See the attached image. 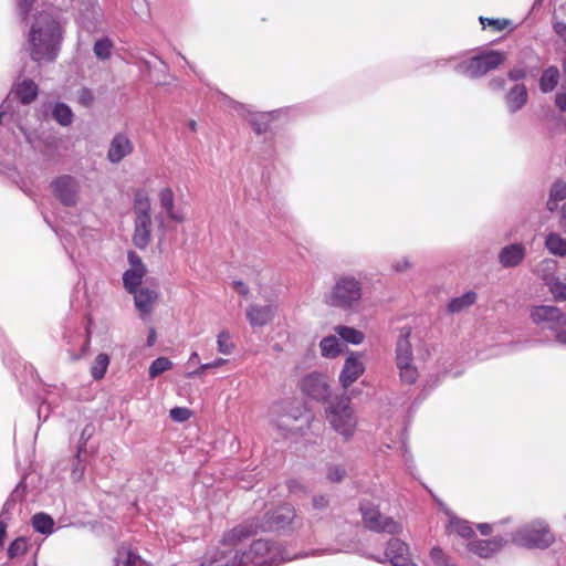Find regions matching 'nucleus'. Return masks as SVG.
Returning <instances> with one entry per match:
<instances>
[{
    "label": "nucleus",
    "mask_w": 566,
    "mask_h": 566,
    "mask_svg": "<svg viewBox=\"0 0 566 566\" xmlns=\"http://www.w3.org/2000/svg\"><path fill=\"white\" fill-rule=\"evenodd\" d=\"M29 50L35 62H52L57 56L62 29L52 14L40 13L29 33Z\"/></svg>",
    "instance_id": "obj_1"
},
{
    "label": "nucleus",
    "mask_w": 566,
    "mask_h": 566,
    "mask_svg": "<svg viewBox=\"0 0 566 566\" xmlns=\"http://www.w3.org/2000/svg\"><path fill=\"white\" fill-rule=\"evenodd\" d=\"M295 517V510L291 505H282L264 515L262 523L247 521L228 532L226 541L235 543L258 534L259 531H279L289 526Z\"/></svg>",
    "instance_id": "obj_2"
},
{
    "label": "nucleus",
    "mask_w": 566,
    "mask_h": 566,
    "mask_svg": "<svg viewBox=\"0 0 566 566\" xmlns=\"http://www.w3.org/2000/svg\"><path fill=\"white\" fill-rule=\"evenodd\" d=\"M326 420L336 433L345 440L350 439L357 427V418L349 398L333 401L326 408Z\"/></svg>",
    "instance_id": "obj_3"
},
{
    "label": "nucleus",
    "mask_w": 566,
    "mask_h": 566,
    "mask_svg": "<svg viewBox=\"0 0 566 566\" xmlns=\"http://www.w3.org/2000/svg\"><path fill=\"white\" fill-rule=\"evenodd\" d=\"M363 297V284L353 275H342L336 279L329 296L328 304L342 310H350Z\"/></svg>",
    "instance_id": "obj_4"
},
{
    "label": "nucleus",
    "mask_w": 566,
    "mask_h": 566,
    "mask_svg": "<svg viewBox=\"0 0 566 566\" xmlns=\"http://www.w3.org/2000/svg\"><path fill=\"white\" fill-rule=\"evenodd\" d=\"M512 542L527 548H546L554 542V536L547 524L538 520L514 532Z\"/></svg>",
    "instance_id": "obj_5"
},
{
    "label": "nucleus",
    "mask_w": 566,
    "mask_h": 566,
    "mask_svg": "<svg viewBox=\"0 0 566 566\" xmlns=\"http://www.w3.org/2000/svg\"><path fill=\"white\" fill-rule=\"evenodd\" d=\"M135 230L133 242L138 249H146L151 241L150 201L147 196L138 193L135 198Z\"/></svg>",
    "instance_id": "obj_6"
},
{
    "label": "nucleus",
    "mask_w": 566,
    "mask_h": 566,
    "mask_svg": "<svg viewBox=\"0 0 566 566\" xmlns=\"http://www.w3.org/2000/svg\"><path fill=\"white\" fill-rule=\"evenodd\" d=\"M243 554L248 566L274 565L291 559L280 546L264 539L254 541Z\"/></svg>",
    "instance_id": "obj_7"
},
{
    "label": "nucleus",
    "mask_w": 566,
    "mask_h": 566,
    "mask_svg": "<svg viewBox=\"0 0 566 566\" xmlns=\"http://www.w3.org/2000/svg\"><path fill=\"white\" fill-rule=\"evenodd\" d=\"M506 59L505 53L488 51L455 65V71L469 77H479L499 67Z\"/></svg>",
    "instance_id": "obj_8"
},
{
    "label": "nucleus",
    "mask_w": 566,
    "mask_h": 566,
    "mask_svg": "<svg viewBox=\"0 0 566 566\" xmlns=\"http://www.w3.org/2000/svg\"><path fill=\"white\" fill-rule=\"evenodd\" d=\"M360 513L364 525L370 531L378 533L384 532L391 535L402 532L400 523L389 516L382 515L378 507L370 502H363L360 504Z\"/></svg>",
    "instance_id": "obj_9"
},
{
    "label": "nucleus",
    "mask_w": 566,
    "mask_h": 566,
    "mask_svg": "<svg viewBox=\"0 0 566 566\" xmlns=\"http://www.w3.org/2000/svg\"><path fill=\"white\" fill-rule=\"evenodd\" d=\"M227 535L228 533L223 536L221 547L202 566H248L243 551L238 547L243 541L228 543L226 541Z\"/></svg>",
    "instance_id": "obj_10"
},
{
    "label": "nucleus",
    "mask_w": 566,
    "mask_h": 566,
    "mask_svg": "<svg viewBox=\"0 0 566 566\" xmlns=\"http://www.w3.org/2000/svg\"><path fill=\"white\" fill-rule=\"evenodd\" d=\"M51 187L54 196L64 206L73 207L78 202L81 186L75 177L60 176L52 181Z\"/></svg>",
    "instance_id": "obj_11"
},
{
    "label": "nucleus",
    "mask_w": 566,
    "mask_h": 566,
    "mask_svg": "<svg viewBox=\"0 0 566 566\" xmlns=\"http://www.w3.org/2000/svg\"><path fill=\"white\" fill-rule=\"evenodd\" d=\"M135 146L130 137L123 132L116 133L109 142L106 158L111 164L118 165L134 153Z\"/></svg>",
    "instance_id": "obj_12"
},
{
    "label": "nucleus",
    "mask_w": 566,
    "mask_h": 566,
    "mask_svg": "<svg viewBox=\"0 0 566 566\" xmlns=\"http://www.w3.org/2000/svg\"><path fill=\"white\" fill-rule=\"evenodd\" d=\"M531 317L534 323L545 324L552 331L562 327L566 323L564 314L556 306H536L533 308Z\"/></svg>",
    "instance_id": "obj_13"
},
{
    "label": "nucleus",
    "mask_w": 566,
    "mask_h": 566,
    "mask_svg": "<svg viewBox=\"0 0 566 566\" xmlns=\"http://www.w3.org/2000/svg\"><path fill=\"white\" fill-rule=\"evenodd\" d=\"M361 357L363 355L360 353H350L345 359L339 375V382L344 388H348L364 374L365 365Z\"/></svg>",
    "instance_id": "obj_14"
},
{
    "label": "nucleus",
    "mask_w": 566,
    "mask_h": 566,
    "mask_svg": "<svg viewBox=\"0 0 566 566\" xmlns=\"http://www.w3.org/2000/svg\"><path fill=\"white\" fill-rule=\"evenodd\" d=\"M385 556L392 566H417L408 558V545L399 538H391L388 542Z\"/></svg>",
    "instance_id": "obj_15"
},
{
    "label": "nucleus",
    "mask_w": 566,
    "mask_h": 566,
    "mask_svg": "<svg viewBox=\"0 0 566 566\" xmlns=\"http://www.w3.org/2000/svg\"><path fill=\"white\" fill-rule=\"evenodd\" d=\"M302 390L316 400L325 399L329 395L326 381L317 374L308 375L302 380Z\"/></svg>",
    "instance_id": "obj_16"
},
{
    "label": "nucleus",
    "mask_w": 566,
    "mask_h": 566,
    "mask_svg": "<svg viewBox=\"0 0 566 566\" xmlns=\"http://www.w3.org/2000/svg\"><path fill=\"white\" fill-rule=\"evenodd\" d=\"M276 313V306L273 304L258 305L252 304L247 310V318L251 326H264L270 323Z\"/></svg>",
    "instance_id": "obj_17"
},
{
    "label": "nucleus",
    "mask_w": 566,
    "mask_h": 566,
    "mask_svg": "<svg viewBox=\"0 0 566 566\" xmlns=\"http://www.w3.org/2000/svg\"><path fill=\"white\" fill-rule=\"evenodd\" d=\"M505 545V541L501 537L492 539H478L468 544V549L481 558H489L500 552Z\"/></svg>",
    "instance_id": "obj_18"
},
{
    "label": "nucleus",
    "mask_w": 566,
    "mask_h": 566,
    "mask_svg": "<svg viewBox=\"0 0 566 566\" xmlns=\"http://www.w3.org/2000/svg\"><path fill=\"white\" fill-rule=\"evenodd\" d=\"M411 331L409 327L400 329V335L396 345V365L412 363V347L409 342Z\"/></svg>",
    "instance_id": "obj_19"
},
{
    "label": "nucleus",
    "mask_w": 566,
    "mask_h": 566,
    "mask_svg": "<svg viewBox=\"0 0 566 566\" xmlns=\"http://www.w3.org/2000/svg\"><path fill=\"white\" fill-rule=\"evenodd\" d=\"M528 94L524 84H515L505 95V105L510 113L514 114L527 103Z\"/></svg>",
    "instance_id": "obj_20"
},
{
    "label": "nucleus",
    "mask_w": 566,
    "mask_h": 566,
    "mask_svg": "<svg viewBox=\"0 0 566 566\" xmlns=\"http://www.w3.org/2000/svg\"><path fill=\"white\" fill-rule=\"evenodd\" d=\"M524 256L525 248L522 244L513 243L501 250L499 260L504 268H514L524 260Z\"/></svg>",
    "instance_id": "obj_21"
},
{
    "label": "nucleus",
    "mask_w": 566,
    "mask_h": 566,
    "mask_svg": "<svg viewBox=\"0 0 566 566\" xmlns=\"http://www.w3.org/2000/svg\"><path fill=\"white\" fill-rule=\"evenodd\" d=\"M135 306L142 315L150 314L153 305L156 303L158 294L155 290L148 287H140L133 292Z\"/></svg>",
    "instance_id": "obj_22"
},
{
    "label": "nucleus",
    "mask_w": 566,
    "mask_h": 566,
    "mask_svg": "<svg viewBox=\"0 0 566 566\" xmlns=\"http://www.w3.org/2000/svg\"><path fill=\"white\" fill-rule=\"evenodd\" d=\"M566 200V181L556 179L549 187L548 198L546 201V209L549 212H555L559 208V203Z\"/></svg>",
    "instance_id": "obj_23"
},
{
    "label": "nucleus",
    "mask_w": 566,
    "mask_h": 566,
    "mask_svg": "<svg viewBox=\"0 0 566 566\" xmlns=\"http://www.w3.org/2000/svg\"><path fill=\"white\" fill-rule=\"evenodd\" d=\"M281 411H285V407L276 406L273 409V422L277 429L290 432L294 430L293 423L298 419V412H286L281 415Z\"/></svg>",
    "instance_id": "obj_24"
},
{
    "label": "nucleus",
    "mask_w": 566,
    "mask_h": 566,
    "mask_svg": "<svg viewBox=\"0 0 566 566\" xmlns=\"http://www.w3.org/2000/svg\"><path fill=\"white\" fill-rule=\"evenodd\" d=\"M13 93L23 104H30L38 96V85L31 80H23L15 85Z\"/></svg>",
    "instance_id": "obj_25"
},
{
    "label": "nucleus",
    "mask_w": 566,
    "mask_h": 566,
    "mask_svg": "<svg viewBox=\"0 0 566 566\" xmlns=\"http://www.w3.org/2000/svg\"><path fill=\"white\" fill-rule=\"evenodd\" d=\"M559 81V71L556 66H548L542 72L539 77V90L543 93H551L557 86Z\"/></svg>",
    "instance_id": "obj_26"
},
{
    "label": "nucleus",
    "mask_w": 566,
    "mask_h": 566,
    "mask_svg": "<svg viewBox=\"0 0 566 566\" xmlns=\"http://www.w3.org/2000/svg\"><path fill=\"white\" fill-rule=\"evenodd\" d=\"M545 248L556 256L566 255V239L559 233L549 232L545 238Z\"/></svg>",
    "instance_id": "obj_27"
},
{
    "label": "nucleus",
    "mask_w": 566,
    "mask_h": 566,
    "mask_svg": "<svg viewBox=\"0 0 566 566\" xmlns=\"http://www.w3.org/2000/svg\"><path fill=\"white\" fill-rule=\"evenodd\" d=\"M343 344L334 336H326L319 343L321 353L326 358H335L342 353Z\"/></svg>",
    "instance_id": "obj_28"
},
{
    "label": "nucleus",
    "mask_w": 566,
    "mask_h": 566,
    "mask_svg": "<svg viewBox=\"0 0 566 566\" xmlns=\"http://www.w3.org/2000/svg\"><path fill=\"white\" fill-rule=\"evenodd\" d=\"M146 271L143 270H133L128 269L123 274V283L125 289L129 292H136V290L140 289L143 277L145 276Z\"/></svg>",
    "instance_id": "obj_29"
},
{
    "label": "nucleus",
    "mask_w": 566,
    "mask_h": 566,
    "mask_svg": "<svg viewBox=\"0 0 566 566\" xmlns=\"http://www.w3.org/2000/svg\"><path fill=\"white\" fill-rule=\"evenodd\" d=\"M476 301V294L474 292H467L463 295L455 297L448 304V311L450 313H460L461 311L470 307Z\"/></svg>",
    "instance_id": "obj_30"
},
{
    "label": "nucleus",
    "mask_w": 566,
    "mask_h": 566,
    "mask_svg": "<svg viewBox=\"0 0 566 566\" xmlns=\"http://www.w3.org/2000/svg\"><path fill=\"white\" fill-rule=\"evenodd\" d=\"M335 332L337 335L340 336V338L347 343L358 345L363 343L365 336L364 333L349 326H336Z\"/></svg>",
    "instance_id": "obj_31"
},
{
    "label": "nucleus",
    "mask_w": 566,
    "mask_h": 566,
    "mask_svg": "<svg viewBox=\"0 0 566 566\" xmlns=\"http://www.w3.org/2000/svg\"><path fill=\"white\" fill-rule=\"evenodd\" d=\"M32 525L36 532L51 534L54 526L53 518L44 513H38L32 517Z\"/></svg>",
    "instance_id": "obj_32"
},
{
    "label": "nucleus",
    "mask_w": 566,
    "mask_h": 566,
    "mask_svg": "<svg viewBox=\"0 0 566 566\" xmlns=\"http://www.w3.org/2000/svg\"><path fill=\"white\" fill-rule=\"evenodd\" d=\"M448 527L451 533H455L463 538H470L474 534L468 521L451 518Z\"/></svg>",
    "instance_id": "obj_33"
},
{
    "label": "nucleus",
    "mask_w": 566,
    "mask_h": 566,
    "mask_svg": "<svg viewBox=\"0 0 566 566\" xmlns=\"http://www.w3.org/2000/svg\"><path fill=\"white\" fill-rule=\"evenodd\" d=\"M174 367V363L167 357H158L155 359L148 370L150 379L157 378L163 373L170 370Z\"/></svg>",
    "instance_id": "obj_34"
},
{
    "label": "nucleus",
    "mask_w": 566,
    "mask_h": 566,
    "mask_svg": "<svg viewBox=\"0 0 566 566\" xmlns=\"http://www.w3.org/2000/svg\"><path fill=\"white\" fill-rule=\"evenodd\" d=\"M108 365L109 358L106 354L97 355L91 367L92 377L96 380L102 379L106 374Z\"/></svg>",
    "instance_id": "obj_35"
},
{
    "label": "nucleus",
    "mask_w": 566,
    "mask_h": 566,
    "mask_svg": "<svg viewBox=\"0 0 566 566\" xmlns=\"http://www.w3.org/2000/svg\"><path fill=\"white\" fill-rule=\"evenodd\" d=\"M53 117L57 123H60L63 126L70 125L73 120V114L71 108L63 103H59L54 106Z\"/></svg>",
    "instance_id": "obj_36"
},
{
    "label": "nucleus",
    "mask_w": 566,
    "mask_h": 566,
    "mask_svg": "<svg viewBox=\"0 0 566 566\" xmlns=\"http://www.w3.org/2000/svg\"><path fill=\"white\" fill-rule=\"evenodd\" d=\"M140 562V557L130 549L122 547L117 552L115 566H136Z\"/></svg>",
    "instance_id": "obj_37"
},
{
    "label": "nucleus",
    "mask_w": 566,
    "mask_h": 566,
    "mask_svg": "<svg viewBox=\"0 0 566 566\" xmlns=\"http://www.w3.org/2000/svg\"><path fill=\"white\" fill-rule=\"evenodd\" d=\"M397 367L399 369L400 379L403 382L413 384L417 380L419 374L412 363L397 365Z\"/></svg>",
    "instance_id": "obj_38"
},
{
    "label": "nucleus",
    "mask_w": 566,
    "mask_h": 566,
    "mask_svg": "<svg viewBox=\"0 0 566 566\" xmlns=\"http://www.w3.org/2000/svg\"><path fill=\"white\" fill-rule=\"evenodd\" d=\"M218 350L223 355H230L234 349V344L231 342L230 333L222 331L217 338Z\"/></svg>",
    "instance_id": "obj_39"
},
{
    "label": "nucleus",
    "mask_w": 566,
    "mask_h": 566,
    "mask_svg": "<svg viewBox=\"0 0 566 566\" xmlns=\"http://www.w3.org/2000/svg\"><path fill=\"white\" fill-rule=\"evenodd\" d=\"M548 289L555 300L566 301V281L562 282L558 277H555L548 283Z\"/></svg>",
    "instance_id": "obj_40"
},
{
    "label": "nucleus",
    "mask_w": 566,
    "mask_h": 566,
    "mask_svg": "<svg viewBox=\"0 0 566 566\" xmlns=\"http://www.w3.org/2000/svg\"><path fill=\"white\" fill-rule=\"evenodd\" d=\"M112 42L108 39H102L95 42L94 53L99 60H107L111 57Z\"/></svg>",
    "instance_id": "obj_41"
},
{
    "label": "nucleus",
    "mask_w": 566,
    "mask_h": 566,
    "mask_svg": "<svg viewBox=\"0 0 566 566\" xmlns=\"http://www.w3.org/2000/svg\"><path fill=\"white\" fill-rule=\"evenodd\" d=\"M27 549H28L27 539L24 537H18L10 544V546L8 548V556L10 558H17V557L25 554Z\"/></svg>",
    "instance_id": "obj_42"
},
{
    "label": "nucleus",
    "mask_w": 566,
    "mask_h": 566,
    "mask_svg": "<svg viewBox=\"0 0 566 566\" xmlns=\"http://www.w3.org/2000/svg\"><path fill=\"white\" fill-rule=\"evenodd\" d=\"M227 363V359H223V358H218L216 359L212 363H207V364H202L200 365L197 369L192 370V371H189L186 374V377L187 378H196V377H200L203 375V373L208 369H212V368H218L220 367L221 365L226 364Z\"/></svg>",
    "instance_id": "obj_43"
},
{
    "label": "nucleus",
    "mask_w": 566,
    "mask_h": 566,
    "mask_svg": "<svg viewBox=\"0 0 566 566\" xmlns=\"http://www.w3.org/2000/svg\"><path fill=\"white\" fill-rule=\"evenodd\" d=\"M430 558L434 566H454L440 547H432Z\"/></svg>",
    "instance_id": "obj_44"
},
{
    "label": "nucleus",
    "mask_w": 566,
    "mask_h": 566,
    "mask_svg": "<svg viewBox=\"0 0 566 566\" xmlns=\"http://www.w3.org/2000/svg\"><path fill=\"white\" fill-rule=\"evenodd\" d=\"M290 494L305 496L308 493L307 486L297 479H290L286 482Z\"/></svg>",
    "instance_id": "obj_45"
},
{
    "label": "nucleus",
    "mask_w": 566,
    "mask_h": 566,
    "mask_svg": "<svg viewBox=\"0 0 566 566\" xmlns=\"http://www.w3.org/2000/svg\"><path fill=\"white\" fill-rule=\"evenodd\" d=\"M159 200L161 208L167 212L174 209L175 197L174 192L169 188H165L159 192Z\"/></svg>",
    "instance_id": "obj_46"
},
{
    "label": "nucleus",
    "mask_w": 566,
    "mask_h": 566,
    "mask_svg": "<svg viewBox=\"0 0 566 566\" xmlns=\"http://www.w3.org/2000/svg\"><path fill=\"white\" fill-rule=\"evenodd\" d=\"M326 476L328 481L333 483H338L344 480L346 476V470L340 465H331L327 469Z\"/></svg>",
    "instance_id": "obj_47"
},
{
    "label": "nucleus",
    "mask_w": 566,
    "mask_h": 566,
    "mask_svg": "<svg viewBox=\"0 0 566 566\" xmlns=\"http://www.w3.org/2000/svg\"><path fill=\"white\" fill-rule=\"evenodd\" d=\"M191 416V411L188 408L176 407L170 410V418L178 422L188 420Z\"/></svg>",
    "instance_id": "obj_48"
},
{
    "label": "nucleus",
    "mask_w": 566,
    "mask_h": 566,
    "mask_svg": "<svg viewBox=\"0 0 566 566\" xmlns=\"http://www.w3.org/2000/svg\"><path fill=\"white\" fill-rule=\"evenodd\" d=\"M256 116H258V115H255V114H251L250 122H251V124L253 125V127H254L255 132H256L258 134H262V133H264V132L266 130V128H268V127H266V123H268V120H269V118H270L271 114H261V115H259V116H260V118L262 119V122H261V123H259V122L256 120Z\"/></svg>",
    "instance_id": "obj_49"
},
{
    "label": "nucleus",
    "mask_w": 566,
    "mask_h": 566,
    "mask_svg": "<svg viewBox=\"0 0 566 566\" xmlns=\"http://www.w3.org/2000/svg\"><path fill=\"white\" fill-rule=\"evenodd\" d=\"M77 101L83 106L88 107L94 102V94L91 90L83 87L77 92Z\"/></svg>",
    "instance_id": "obj_50"
},
{
    "label": "nucleus",
    "mask_w": 566,
    "mask_h": 566,
    "mask_svg": "<svg viewBox=\"0 0 566 566\" xmlns=\"http://www.w3.org/2000/svg\"><path fill=\"white\" fill-rule=\"evenodd\" d=\"M85 472V467L80 460V454H76V461L74 463V467L72 469L71 478L74 482H78L83 479Z\"/></svg>",
    "instance_id": "obj_51"
},
{
    "label": "nucleus",
    "mask_w": 566,
    "mask_h": 566,
    "mask_svg": "<svg viewBox=\"0 0 566 566\" xmlns=\"http://www.w3.org/2000/svg\"><path fill=\"white\" fill-rule=\"evenodd\" d=\"M480 22L483 25V28H485L486 25H490L499 31L503 30L509 23V21H506V20L489 19V18H483V17L480 18Z\"/></svg>",
    "instance_id": "obj_52"
},
{
    "label": "nucleus",
    "mask_w": 566,
    "mask_h": 566,
    "mask_svg": "<svg viewBox=\"0 0 566 566\" xmlns=\"http://www.w3.org/2000/svg\"><path fill=\"white\" fill-rule=\"evenodd\" d=\"M94 426L93 424H86L84 429L82 430L81 438H80V447H78V454H81L84 450V447L86 444V441L93 436L94 433Z\"/></svg>",
    "instance_id": "obj_53"
},
{
    "label": "nucleus",
    "mask_w": 566,
    "mask_h": 566,
    "mask_svg": "<svg viewBox=\"0 0 566 566\" xmlns=\"http://www.w3.org/2000/svg\"><path fill=\"white\" fill-rule=\"evenodd\" d=\"M127 259L130 266L129 269L146 271V266L144 265L140 256L136 252L129 251Z\"/></svg>",
    "instance_id": "obj_54"
},
{
    "label": "nucleus",
    "mask_w": 566,
    "mask_h": 566,
    "mask_svg": "<svg viewBox=\"0 0 566 566\" xmlns=\"http://www.w3.org/2000/svg\"><path fill=\"white\" fill-rule=\"evenodd\" d=\"M20 130L24 135L27 143H29L31 147H39V135L35 130H28L23 126H20Z\"/></svg>",
    "instance_id": "obj_55"
},
{
    "label": "nucleus",
    "mask_w": 566,
    "mask_h": 566,
    "mask_svg": "<svg viewBox=\"0 0 566 566\" xmlns=\"http://www.w3.org/2000/svg\"><path fill=\"white\" fill-rule=\"evenodd\" d=\"M411 265L412 264H411L410 260L408 258L403 256V258L396 260L392 263V269L397 273H403V272L408 271L409 269H411Z\"/></svg>",
    "instance_id": "obj_56"
},
{
    "label": "nucleus",
    "mask_w": 566,
    "mask_h": 566,
    "mask_svg": "<svg viewBox=\"0 0 566 566\" xmlns=\"http://www.w3.org/2000/svg\"><path fill=\"white\" fill-rule=\"evenodd\" d=\"M312 505L314 510L324 511L329 505V500L326 495H315L312 499Z\"/></svg>",
    "instance_id": "obj_57"
},
{
    "label": "nucleus",
    "mask_w": 566,
    "mask_h": 566,
    "mask_svg": "<svg viewBox=\"0 0 566 566\" xmlns=\"http://www.w3.org/2000/svg\"><path fill=\"white\" fill-rule=\"evenodd\" d=\"M222 101L224 102V105H228L232 108H234L239 114L241 115H245L247 113L250 114V111H248L247 106L243 105V104H240L233 99H231L230 97L226 96V95H222Z\"/></svg>",
    "instance_id": "obj_58"
},
{
    "label": "nucleus",
    "mask_w": 566,
    "mask_h": 566,
    "mask_svg": "<svg viewBox=\"0 0 566 566\" xmlns=\"http://www.w3.org/2000/svg\"><path fill=\"white\" fill-rule=\"evenodd\" d=\"M507 76L511 81H520L526 76V71L522 67H514L509 72Z\"/></svg>",
    "instance_id": "obj_59"
},
{
    "label": "nucleus",
    "mask_w": 566,
    "mask_h": 566,
    "mask_svg": "<svg viewBox=\"0 0 566 566\" xmlns=\"http://www.w3.org/2000/svg\"><path fill=\"white\" fill-rule=\"evenodd\" d=\"M553 29L556 34L564 41L566 45V23L563 22H554Z\"/></svg>",
    "instance_id": "obj_60"
},
{
    "label": "nucleus",
    "mask_w": 566,
    "mask_h": 566,
    "mask_svg": "<svg viewBox=\"0 0 566 566\" xmlns=\"http://www.w3.org/2000/svg\"><path fill=\"white\" fill-rule=\"evenodd\" d=\"M34 0H18V9L25 17L32 8Z\"/></svg>",
    "instance_id": "obj_61"
},
{
    "label": "nucleus",
    "mask_w": 566,
    "mask_h": 566,
    "mask_svg": "<svg viewBox=\"0 0 566 566\" xmlns=\"http://www.w3.org/2000/svg\"><path fill=\"white\" fill-rule=\"evenodd\" d=\"M555 104L562 112H566V92L556 94Z\"/></svg>",
    "instance_id": "obj_62"
},
{
    "label": "nucleus",
    "mask_w": 566,
    "mask_h": 566,
    "mask_svg": "<svg viewBox=\"0 0 566 566\" xmlns=\"http://www.w3.org/2000/svg\"><path fill=\"white\" fill-rule=\"evenodd\" d=\"M559 226L566 232V201L558 208Z\"/></svg>",
    "instance_id": "obj_63"
},
{
    "label": "nucleus",
    "mask_w": 566,
    "mask_h": 566,
    "mask_svg": "<svg viewBox=\"0 0 566 566\" xmlns=\"http://www.w3.org/2000/svg\"><path fill=\"white\" fill-rule=\"evenodd\" d=\"M554 332L556 340L562 345H566V331L562 327H558L554 329Z\"/></svg>",
    "instance_id": "obj_64"
}]
</instances>
